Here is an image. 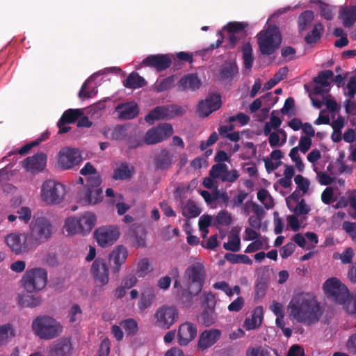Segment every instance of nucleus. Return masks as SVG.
Returning a JSON list of instances; mask_svg holds the SVG:
<instances>
[{
    "instance_id": "41",
    "label": "nucleus",
    "mask_w": 356,
    "mask_h": 356,
    "mask_svg": "<svg viewBox=\"0 0 356 356\" xmlns=\"http://www.w3.org/2000/svg\"><path fill=\"white\" fill-rule=\"evenodd\" d=\"M225 259L232 264H245L248 265L252 264V260L245 254H235L232 253H226Z\"/></svg>"
},
{
    "instance_id": "32",
    "label": "nucleus",
    "mask_w": 356,
    "mask_h": 356,
    "mask_svg": "<svg viewBox=\"0 0 356 356\" xmlns=\"http://www.w3.org/2000/svg\"><path fill=\"white\" fill-rule=\"evenodd\" d=\"M169 115L167 106H158L145 117V120L147 122L152 124L154 120L169 119Z\"/></svg>"
},
{
    "instance_id": "60",
    "label": "nucleus",
    "mask_w": 356,
    "mask_h": 356,
    "mask_svg": "<svg viewBox=\"0 0 356 356\" xmlns=\"http://www.w3.org/2000/svg\"><path fill=\"white\" fill-rule=\"evenodd\" d=\"M86 82L83 84L79 92V97L81 99H88L97 93V89L95 87L92 88H86Z\"/></svg>"
},
{
    "instance_id": "58",
    "label": "nucleus",
    "mask_w": 356,
    "mask_h": 356,
    "mask_svg": "<svg viewBox=\"0 0 356 356\" xmlns=\"http://www.w3.org/2000/svg\"><path fill=\"white\" fill-rule=\"evenodd\" d=\"M344 304L346 312L356 317V296L348 297Z\"/></svg>"
},
{
    "instance_id": "22",
    "label": "nucleus",
    "mask_w": 356,
    "mask_h": 356,
    "mask_svg": "<svg viewBox=\"0 0 356 356\" xmlns=\"http://www.w3.org/2000/svg\"><path fill=\"white\" fill-rule=\"evenodd\" d=\"M202 85L201 80L198 78L197 74H188L182 76L177 83L179 91L198 90Z\"/></svg>"
},
{
    "instance_id": "34",
    "label": "nucleus",
    "mask_w": 356,
    "mask_h": 356,
    "mask_svg": "<svg viewBox=\"0 0 356 356\" xmlns=\"http://www.w3.org/2000/svg\"><path fill=\"white\" fill-rule=\"evenodd\" d=\"M344 26L350 28L356 22V6L346 7L340 13Z\"/></svg>"
},
{
    "instance_id": "30",
    "label": "nucleus",
    "mask_w": 356,
    "mask_h": 356,
    "mask_svg": "<svg viewBox=\"0 0 356 356\" xmlns=\"http://www.w3.org/2000/svg\"><path fill=\"white\" fill-rule=\"evenodd\" d=\"M134 172L133 166H129L127 162H122L114 170L112 177L115 180H125L130 179Z\"/></svg>"
},
{
    "instance_id": "61",
    "label": "nucleus",
    "mask_w": 356,
    "mask_h": 356,
    "mask_svg": "<svg viewBox=\"0 0 356 356\" xmlns=\"http://www.w3.org/2000/svg\"><path fill=\"white\" fill-rule=\"evenodd\" d=\"M239 176L240 175L237 170H232L229 171L227 167L226 172H225L223 176H222V181L233 183L239 177Z\"/></svg>"
},
{
    "instance_id": "55",
    "label": "nucleus",
    "mask_w": 356,
    "mask_h": 356,
    "mask_svg": "<svg viewBox=\"0 0 356 356\" xmlns=\"http://www.w3.org/2000/svg\"><path fill=\"white\" fill-rule=\"evenodd\" d=\"M149 261L147 258L140 259L137 265V274L139 277H145L149 271Z\"/></svg>"
},
{
    "instance_id": "43",
    "label": "nucleus",
    "mask_w": 356,
    "mask_h": 356,
    "mask_svg": "<svg viewBox=\"0 0 356 356\" xmlns=\"http://www.w3.org/2000/svg\"><path fill=\"white\" fill-rule=\"evenodd\" d=\"M177 81L176 75L169 76L161 81H157L156 84V90L157 92H161L167 90L175 86Z\"/></svg>"
},
{
    "instance_id": "19",
    "label": "nucleus",
    "mask_w": 356,
    "mask_h": 356,
    "mask_svg": "<svg viewBox=\"0 0 356 356\" xmlns=\"http://www.w3.org/2000/svg\"><path fill=\"white\" fill-rule=\"evenodd\" d=\"M82 115L83 111L81 109L70 108L66 110L57 122L58 133L63 134L68 132L71 127L67 124L74 123Z\"/></svg>"
},
{
    "instance_id": "5",
    "label": "nucleus",
    "mask_w": 356,
    "mask_h": 356,
    "mask_svg": "<svg viewBox=\"0 0 356 356\" xmlns=\"http://www.w3.org/2000/svg\"><path fill=\"white\" fill-rule=\"evenodd\" d=\"M259 49L263 55H271L280 47L282 36L276 26L270 25L257 35Z\"/></svg>"
},
{
    "instance_id": "11",
    "label": "nucleus",
    "mask_w": 356,
    "mask_h": 356,
    "mask_svg": "<svg viewBox=\"0 0 356 356\" xmlns=\"http://www.w3.org/2000/svg\"><path fill=\"white\" fill-rule=\"evenodd\" d=\"M26 233H12L6 238V243L17 254L35 248Z\"/></svg>"
},
{
    "instance_id": "45",
    "label": "nucleus",
    "mask_w": 356,
    "mask_h": 356,
    "mask_svg": "<svg viewBox=\"0 0 356 356\" xmlns=\"http://www.w3.org/2000/svg\"><path fill=\"white\" fill-rule=\"evenodd\" d=\"M65 229L68 234L73 235L76 233H81L79 229V222L78 218H68L65 222Z\"/></svg>"
},
{
    "instance_id": "15",
    "label": "nucleus",
    "mask_w": 356,
    "mask_h": 356,
    "mask_svg": "<svg viewBox=\"0 0 356 356\" xmlns=\"http://www.w3.org/2000/svg\"><path fill=\"white\" fill-rule=\"evenodd\" d=\"M90 273L99 286H105L108 283L109 270L105 259H96L92 264Z\"/></svg>"
},
{
    "instance_id": "36",
    "label": "nucleus",
    "mask_w": 356,
    "mask_h": 356,
    "mask_svg": "<svg viewBox=\"0 0 356 356\" xmlns=\"http://www.w3.org/2000/svg\"><path fill=\"white\" fill-rule=\"evenodd\" d=\"M323 30L324 28L321 23L316 24L312 30L305 36V42L309 44L316 43L321 38L323 33Z\"/></svg>"
},
{
    "instance_id": "49",
    "label": "nucleus",
    "mask_w": 356,
    "mask_h": 356,
    "mask_svg": "<svg viewBox=\"0 0 356 356\" xmlns=\"http://www.w3.org/2000/svg\"><path fill=\"white\" fill-rule=\"evenodd\" d=\"M201 213L200 209L194 202H189L183 209V215L188 218H195Z\"/></svg>"
},
{
    "instance_id": "23",
    "label": "nucleus",
    "mask_w": 356,
    "mask_h": 356,
    "mask_svg": "<svg viewBox=\"0 0 356 356\" xmlns=\"http://www.w3.org/2000/svg\"><path fill=\"white\" fill-rule=\"evenodd\" d=\"M128 256V252L123 245L117 246L109 254V260L113 262L111 266L114 273H118L121 268V266L125 262Z\"/></svg>"
},
{
    "instance_id": "63",
    "label": "nucleus",
    "mask_w": 356,
    "mask_h": 356,
    "mask_svg": "<svg viewBox=\"0 0 356 356\" xmlns=\"http://www.w3.org/2000/svg\"><path fill=\"white\" fill-rule=\"evenodd\" d=\"M143 140L139 136L134 135L127 138V145L129 149H136L143 144Z\"/></svg>"
},
{
    "instance_id": "64",
    "label": "nucleus",
    "mask_w": 356,
    "mask_h": 356,
    "mask_svg": "<svg viewBox=\"0 0 356 356\" xmlns=\"http://www.w3.org/2000/svg\"><path fill=\"white\" fill-rule=\"evenodd\" d=\"M110 341L104 339L100 344L97 356H108L110 352Z\"/></svg>"
},
{
    "instance_id": "13",
    "label": "nucleus",
    "mask_w": 356,
    "mask_h": 356,
    "mask_svg": "<svg viewBox=\"0 0 356 356\" xmlns=\"http://www.w3.org/2000/svg\"><path fill=\"white\" fill-rule=\"evenodd\" d=\"M172 134V125L168 123H163L148 130L144 138V142L147 145L156 144L168 138Z\"/></svg>"
},
{
    "instance_id": "44",
    "label": "nucleus",
    "mask_w": 356,
    "mask_h": 356,
    "mask_svg": "<svg viewBox=\"0 0 356 356\" xmlns=\"http://www.w3.org/2000/svg\"><path fill=\"white\" fill-rule=\"evenodd\" d=\"M248 24L245 22H231L227 24L224 27V30H227L229 33H242L245 32V29Z\"/></svg>"
},
{
    "instance_id": "31",
    "label": "nucleus",
    "mask_w": 356,
    "mask_h": 356,
    "mask_svg": "<svg viewBox=\"0 0 356 356\" xmlns=\"http://www.w3.org/2000/svg\"><path fill=\"white\" fill-rule=\"evenodd\" d=\"M27 292L26 294H19L17 296V302L22 307L33 308L41 304V298L38 295L30 294Z\"/></svg>"
},
{
    "instance_id": "10",
    "label": "nucleus",
    "mask_w": 356,
    "mask_h": 356,
    "mask_svg": "<svg viewBox=\"0 0 356 356\" xmlns=\"http://www.w3.org/2000/svg\"><path fill=\"white\" fill-rule=\"evenodd\" d=\"M155 325L162 329H169L179 318V311L175 306L163 305L154 314Z\"/></svg>"
},
{
    "instance_id": "52",
    "label": "nucleus",
    "mask_w": 356,
    "mask_h": 356,
    "mask_svg": "<svg viewBox=\"0 0 356 356\" xmlns=\"http://www.w3.org/2000/svg\"><path fill=\"white\" fill-rule=\"evenodd\" d=\"M246 356H270L268 348L259 346L249 347L246 350Z\"/></svg>"
},
{
    "instance_id": "12",
    "label": "nucleus",
    "mask_w": 356,
    "mask_h": 356,
    "mask_svg": "<svg viewBox=\"0 0 356 356\" xmlns=\"http://www.w3.org/2000/svg\"><path fill=\"white\" fill-rule=\"evenodd\" d=\"M95 236L101 247H108L112 245L119 238V227L116 225L100 227L95 231Z\"/></svg>"
},
{
    "instance_id": "39",
    "label": "nucleus",
    "mask_w": 356,
    "mask_h": 356,
    "mask_svg": "<svg viewBox=\"0 0 356 356\" xmlns=\"http://www.w3.org/2000/svg\"><path fill=\"white\" fill-rule=\"evenodd\" d=\"M242 52L244 67L245 69L250 70L252 67V63L254 61L252 48L250 43L247 42L243 45Z\"/></svg>"
},
{
    "instance_id": "57",
    "label": "nucleus",
    "mask_w": 356,
    "mask_h": 356,
    "mask_svg": "<svg viewBox=\"0 0 356 356\" xmlns=\"http://www.w3.org/2000/svg\"><path fill=\"white\" fill-rule=\"evenodd\" d=\"M216 221L219 225L228 226L232 223V216L225 210L220 211L216 216Z\"/></svg>"
},
{
    "instance_id": "16",
    "label": "nucleus",
    "mask_w": 356,
    "mask_h": 356,
    "mask_svg": "<svg viewBox=\"0 0 356 356\" xmlns=\"http://www.w3.org/2000/svg\"><path fill=\"white\" fill-rule=\"evenodd\" d=\"M221 96L218 93H209L204 100L199 102L197 110L200 115L207 117L221 106Z\"/></svg>"
},
{
    "instance_id": "28",
    "label": "nucleus",
    "mask_w": 356,
    "mask_h": 356,
    "mask_svg": "<svg viewBox=\"0 0 356 356\" xmlns=\"http://www.w3.org/2000/svg\"><path fill=\"white\" fill-rule=\"evenodd\" d=\"M78 219L79 229L83 234H88L95 225L97 220L95 215L91 212H85Z\"/></svg>"
},
{
    "instance_id": "24",
    "label": "nucleus",
    "mask_w": 356,
    "mask_h": 356,
    "mask_svg": "<svg viewBox=\"0 0 356 356\" xmlns=\"http://www.w3.org/2000/svg\"><path fill=\"white\" fill-rule=\"evenodd\" d=\"M155 289L152 286L147 285L143 287L138 302V307L140 312H144L149 307L156 299Z\"/></svg>"
},
{
    "instance_id": "7",
    "label": "nucleus",
    "mask_w": 356,
    "mask_h": 356,
    "mask_svg": "<svg viewBox=\"0 0 356 356\" xmlns=\"http://www.w3.org/2000/svg\"><path fill=\"white\" fill-rule=\"evenodd\" d=\"M23 286L26 291L32 293L42 290L47 282V272L42 268L27 270L22 278Z\"/></svg>"
},
{
    "instance_id": "14",
    "label": "nucleus",
    "mask_w": 356,
    "mask_h": 356,
    "mask_svg": "<svg viewBox=\"0 0 356 356\" xmlns=\"http://www.w3.org/2000/svg\"><path fill=\"white\" fill-rule=\"evenodd\" d=\"M102 188H83L76 195V202L83 206L95 205L103 200Z\"/></svg>"
},
{
    "instance_id": "9",
    "label": "nucleus",
    "mask_w": 356,
    "mask_h": 356,
    "mask_svg": "<svg viewBox=\"0 0 356 356\" xmlns=\"http://www.w3.org/2000/svg\"><path fill=\"white\" fill-rule=\"evenodd\" d=\"M81 152L76 148L65 147L58 154L57 165L63 170H67L78 165L82 161Z\"/></svg>"
},
{
    "instance_id": "17",
    "label": "nucleus",
    "mask_w": 356,
    "mask_h": 356,
    "mask_svg": "<svg viewBox=\"0 0 356 356\" xmlns=\"http://www.w3.org/2000/svg\"><path fill=\"white\" fill-rule=\"evenodd\" d=\"M197 334L196 325L191 322H184L181 323L177 331V342L181 346H186L193 341Z\"/></svg>"
},
{
    "instance_id": "21",
    "label": "nucleus",
    "mask_w": 356,
    "mask_h": 356,
    "mask_svg": "<svg viewBox=\"0 0 356 356\" xmlns=\"http://www.w3.org/2000/svg\"><path fill=\"white\" fill-rule=\"evenodd\" d=\"M221 332L218 329L207 330L202 332L199 337L197 348L205 350L214 345L220 338Z\"/></svg>"
},
{
    "instance_id": "20",
    "label": "nucleus",
    "mask_w": 356,
    "mask_h": 356,
    "mask_svg": "<svg viewBox=\"0 0 356 356\" xmlns=\"http://www.w3.org/2000/svg\"><path fill=\"white\" fill-rule=\"evenodd\" d=\"M47 163V155L42 152L34 154L25 159L22 162V167L28 172L36 173L42 172Z\"/></svg>"
},
{
    "instance_id": "2",
    "label": "nucleus",
    "mask_w": 356,
    "mask_h": 356,
    "mask_svg": "<svg viewBox=\"0 0 356 356\" xmlns=\"http://www.w3.org/2000/svg\"><path fill=\"white\" fill-rule=\"evenodd\" d=\"M205 270L204 266L200 263H195L188 266L184 273V279L188 284H193L195 289L191 291L189 289H181L177 293V296L180 299L186 298L190 300L193 296L200 293L204 282Z\"/></svg>"
},
{
    "instance_id": "47",
    "label": "nucleus",
    "mask_w": 356,
    "mask_h": 356,
    "mask_svg": "<svg viewBox=\"0 0 356 356\" xmlns=\"http://www.w3.org/2000/svg\"><path fill=\"white\" fill-rule=\"evenodd\" d=\"M241 239L236 234L230 235L228 241L223 244V248L229 251L238 252L240 250Z\"/></svg>"
},
{
    "instance_id": "35",
    "label": "nucleus",
    "mask_w": 356,
    "mask_h": 356,
    "mask_svg": "<svg viewBox=\"0 0 356 356\" xmlns=\"http://www.w3.org/2000/svg\"><path fill=\"white\" fill-rule=\"evenodd\" d=\"M314 15L312 10H305L298 18V28L299 33L306 31L314 20Z\"/></svg>"
},
{
    "instance_id": "46",
    "label": "nucleus",
    "mask_w": 356,
    "mask_h": 356,
    "mask_svg": "<svg viewBox=\"0 0 356 356\" xmlns=\"http://www.w3.org/2000/svg\"><path fill=\"white\" fill-rule=\"evenodd\" d=\"M257 198L267 209L274 207L273 200L266 189L261 188L257 192Z\"/></svg>"
},
{
    "instance_id": "4",
    "label": "nucleus",
    "mask_w": 356,
    "mask_h": 356,
    "mask_svg": "<svg viewBox=\"0 0 356 356\" xmlns=\"http://www.w3.org/2000/svg\"><path fill=\"white\" fill-rule=\"evenodd\" d=\"M52 231L51 223L47 218L34 216L29 225V231L26 234L35 248L51 237Z\"/></svg>"
},
{
    "instance_id": "42",
    "label": "nucleus",
    "mask_w": 356,
    "mask_h": 356,
    "mask_svg": "<svg viewBox=\"0 0 356 356\" xmlns=\"http://www.w3.org/2000/svg\"><path fill=\"white\" fill-rule=\"evenodd\" d=\"M334 76L333 72L330 70L321 71L318 76L313 79V81L325 87H330L329 79Z\"/></svg>"
},
{
    "instance_id": "8",
    "label": "nucleus",
    "mask_w": 356,
    "mask_h": 356,
    "mask_svg": "<svg viewBox=\"0 0 356 356\" xmlns=\"http://www.w3.org/2000/svg\"><path fill=\"white\" fill-rule=\"evenodd\" d=\"M323 289L329 298L339 304L345 303L350 296L348 288L336 277L327 280L323 284Z\"/></svg>"
},
{
    "instance_id": "33",
    "label": "nucleus",
    "mask_w": 356,
    "mask_h": 356,
    "mask_svg": "<svg viewBox=\"0 0 356 356\" xmlns=\"http://www.w3.org/2000/svg\"><path fill=\"white\" fill-rule=\"evenodd\" d=\"M123 85L127 88L136 89L145 86L146 81L137 72H134L123 81Z\"/></svg>"
},
{
    "instance_id": "27",
    "label": "nucleus",
    "mask_w": 356,
    "mask_h": 356,
    "mask_svg": "<svg viewBox=\"0 0 356 356\" xmlns=\"http://www.w3.org/2000/svg\"><path fill=\"white\" fill-rule=\"evenodd\" d=\"M263 307H257L252 312V315L244 321L243 327L246 330L257 329L260 327L263 321Z\"/></svg>"
},
{
    "instance_id": "56",
    "label": "nucleus",
    "mask_w": 356,
    "mask_h": 356,
    "mask_svg": "<svg viewBox=\"0 0 356 356\" xmlns=\"http://www.w3.org/2000/svg\"><path fill=\"white\" fill-rule=\"evenodd\" d=\"M127 136V130L126 127L118 125L115 127L111 134V138L115 140H122Z\"/></svg>"
},
{
    "instance_id": "29",
    "label": "nucleus",
    "mask_w": 356,
    "mask_h": 356,
    "mask_svg": "<svg viewBox=\"0 0 356 356\" xmlns=\"http://www.w3.org/2000/svg\"><path fill=\"white\" fill-rule=\"evenodd\" d=\"M238 72V68L236 63L226 61L220 66L219 78L221 80H232Z\"/></svg>"
},
{
    "instance_id": "37",
    "label": "nucleus",
    "mask_w": 356,
    "mask_h": 356,
    "mask_svg": "<svg viewBox=\"0 0 356 356\" xmlns=\"http://www.w3.org/2000/svg\"><path fill=\"white\" fill-rule=\"evenodd\" d=\"M201 321L207 327L213 325L216 320L213 306L207 305L201 314Z\"/></svg>"
},
{
    "instance_id": "50",
    "label": "nucleus",
    "mask_w": 356,
    "mask_h": 356,
    "mask_svg": "<svg viewBox=\"0 0 356 356\" xmlns=\"http://www.w3.org/2000/svg\"><path fill=\"white\" fill-rule=\"evenodd\" d=\"M321 15L326 20H331L335 14V7L319 1Z\"/></svg>"
},
{
    "instance_id": "51",
    "label": "nucleus",
    "mask_w": 356,
    "mask_h": 356,
    "mask_svg": "<svg viewBox=\"0 0 356 356\" xmlns=\"http://www.w3.org/2000/svg\"><path fill=\"white\" fill-rule=\"evenodd\" d=\"M172 164L171 159L167 153H162L155 161V165L157 169L166 170Z\"/></svg>"
},
{
    "instance_id": "38",
    "label": "nucleus",
    "mask_w": 356,
    "mask_h": 356,
    "mask_svg": "<svg viewBox=\"0 0 356 356\" xmlns=\"http://www.w3.org/2000/svg\"><path fill=\"white\" fill-rule=\"evenodd\" d=\"M15 337V330L11 324L0 325V346L6 344Z\"/></svg>"
},
{
    "instance_id": "62",
    "label": "nucleus",
    "mask_w": 356,
    "mask_h": 356,
    "mask_svg": "<svg viewBox=\"0 0 356 356\" xmlns=\"http://www.w3.org/2000/svg\"><path fill=\"white\" fill-rule=\"evenodd\" d=\"M167 109L168 114H170L169 119L172 118L175 116L183 115L185 113V110L178 105H168L167 106Z\"/></svg>"
},
{
    "instance_id": "25",
    "label": "nucleus",
    "mask_w": 356,
    "mask_h": 356,
    "mask_svg": "<svg viewBox=\"0 0 356 356\" xmlns=\"http://www.w3.org/2000/svg\"><path fill=\"white\" fill-rule=\"evenodd\" d=\"M118 118L120 120L134 119L138 114V105L134 102L120 104L115 107Z\"/></svg>"
},
{
    "instance_id": "6",
    "label": "nucleus",
    "mask_w": 356,
    "mask_h": 356,
    "mask_svg": "<svg viewBox=\"0 0 356 356\" xmlns=\"http://www.w3.org/2000/svg\"><path fill=\"white\" fill-rule=\"evenodd\" d=\"M63 184L53 179L44 181L41 188V199L48 205L60 204L65 195Z\"/></svg>"
},
{
    "instance_id": "54",
    "label": "nucleus",
    "mask_w": 356,
    "mask_h": 356,
    "mask_svg": "<svg viewBox=\"0 0 356 356\" xmlns=\"http://www.w3.org/2000/svg\"><path fill=\"white\" fill-rule=\"evenodd\" d=\"M86 184L83 188H99V186L102 183L100 175L97 172L93 175L86 177Z\"/></svg>"
},
{
    "instance_id": "48",
    "label": "nucleus",
    "mask_w": 356,
    "mask_h": 356,
    "mask_svg": "<svg viewBox=\"0 0 356 356\" xmlns=\"http://www.w3.org/2000/svg\"><path fill=\"white\" fill-rule=\"evenodd\" d=\"M355 253L352 248H346L342 253L334 254V259H340L343 264H348L352 263Z\"/></svg>"
},
{
    "instance_id": "53",
    "label": "nucleus",
    "mask_w": 356,
    "mask_h": 356,
    "mask_svg": "<svg viewBox=\"0 0 356 356\" xmlns=\"http://www.w3.org/2000/svg\"><path fill=\"white\" fill-rule=\"evenodd\" d=\"M227 165L225 163H217L213 165L209 170V175L214 179L220 178L226 172Z\"/></svg>"
},
{
    "instance_id": "40",
    "label": "nucleus",
    "mask_w": 356,
    "mask_h": 356,
    "mask_svg": "<svg viewBox=\"0 0 356 356\" xmlns=\"http://www.w3.org/2000/svg\"><path fill=\"white\" fill-rule=\"evenodd\" d=\"M127 336H134L138 332V323L134 318H127L120 323Z\"/></svg>"
},
{
    "instance_id": "3",
    "label": "nucleus",
    "mask_w": 356,
    "mask_h": 356,
    "mask_svg": "<svg viewBox=\"0 0 356 356\" xmlns=\"http://www.w3.org/2000/svg\"><path fill=\"white\" fill-rule=\"evenodd\" d=\"M34 334L41 339L50 340L58 337L63 332V326L53 317L48 315L37 316L31 323Z\"/></svg>"
},
{
    "instance_id": "18",
    "label": "nucleus",
    "mask_w": 356,
    "mask_h": 356,
    "mask_svg": "<svg viewBox=\"0 0 356 356\" xmlns=\"http://www.w3.org/2000/svg\"><path fill=\"white\" fill-rule=\"evenodd\" d=\"M171 63L172 59L168 54L149 55L142 61L144 66L154 67L159 72L168 69Z\"/></svg>"
},
{
    "instance_id": "26",
    "label": "nucleus",
    "mask_w": 356,
    "mask_h": 356,
    "mask_svg": "<svg viewBox=\"0 0 356 356\" xmlns=\"http://www.w3.org/2000/svg\"><path fill=\"white\" fill-rule=\"evenodd\" d=\"M72 348L70 339H60L50 348L49 356H69Z\"/></svg>"
},
{
    "instance_id": "59",
    "label": "nucleus",
    "mask_w": 356,
    "mask_h": 356,
    "mask_svg": "<svg viewBox=\"0 0 356 356\" xmlns=\"http://www.w3.org/2000/svg\"><path fill=\"white\" fill-rule=\"evenodd\" d=\"M294 181L297 184L299 190L302 191L304 193H307L309 187V181L305 179L302 175H298L294 178Z\"/></svg>"
},
{
    "instance_id": "1",
    "label": "nucleus",
    "mask_w": 356,
    "mask_h": 356,
    "mask_svg": "<svg viewBox=\"0 0 356 356\" xmlns=\"http://www.w3.org/2000/svg\"><path fill=\"white\" fill-rule=\"evenodd\" d=\"M288 309L293 319L309 326L317 323L324 312L321 303L312 293H301L294 296L289 304Z\"/></svg>"
}]
</instances>
